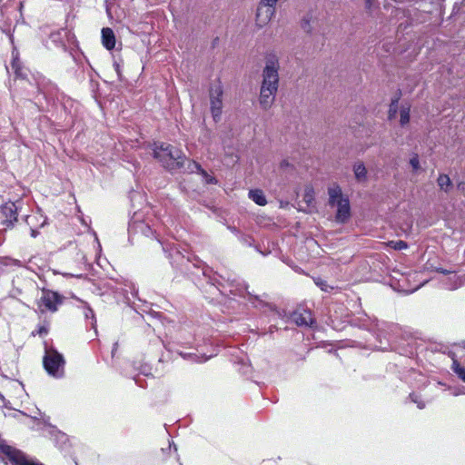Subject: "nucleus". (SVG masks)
Returning a JSON list of instances; mask_svg holds the SVG:
<instances>
[{
    "label": "nucleus",
    "instance_id": "obj_1",
    "mask_svg": "<svg viewBox=\"0 0 465 465\" xmlns=\"http://www.w3.org/2000/svg\"><path fill=\"white\" fill-rule=\"evenodd\" d=\"M153 156L171 171L183 167L185 156L178 148L165 143H154Z\"/></svg>",
    "mask_w": 465,
    "mask_h": 465
},
{
    "label": "nucleus",
    "instance_id": "obj_2",
    "mask_svg": "<svg viewBox=\"0 0 465 465\" xmlns=\"http://www.w3.org/2000/svg\"><path fill=\"white\" fill-rule=\"evenodd\" d=\"M329 205L336 207L335 219L338 223H344L350 218L351 207L348 197L342 194L341 188L333 184L328 188Z\"/></svg>",
    "mask_w": 465,
    "mask_h": 465
},
{
    "label": "nucleus",
    "instance_id": "obj_3",
    "mask_svg": "<svg viewBox=\"0 0 465 465\" xmlns=\"http://www.w3.org/2000/svg\"><path fill=\"white\" fill-rule=\"evenodd\" d=\"M43 364L48 375L55 379H61L64 376L65 361L64 356L55 349L45 348Z\"/></svg>",
    "mask_w": 465,
    "mask_h": 465
},
{
    "label": "nucleus",
    "instance_id": "obj_4",
    "mask_svg": "<svg viewBox=\"0 0 465 465\" xmlns=\"http://www.w3.org/2000/svg\"><path fill=\"white\" fill-rule=\"evenodd\" d=\"M279 62L275 55H269L266 58L265 66L262 70V81L261 89L277 92L279 87Z\"/></svg>",
    "mask_w": 465,
    "mask_h": 465
},
{
    "label": "nucleus",
    "instance_id": "obj_5",
    "mask_svg": "<svg viewBox=\"0 0 465 465\" xmlns=\"http://www.w3.org/2000/svg\"><path fill=\"white\" fill-rule=\"evenodd\" d=\"M41 297L37 300V308L40 312H55L63 303L64 297L57 292L43 288Z\"/></svg>",
    "mask_w": 465,
    "mask_h": 465
},
{
    "label": "nucleus",
    "instance_id": "obj_6",
    "mask_svg": "<svg viewBox=\"0 0 465 465\" xmlns=\"http://www.w3.org/2000/svg\"><path fill=\"white\" fill-rule=\"evenodd\" d=\"M223 87L221 84H216L210 88V105L211 113L215 123L219 122L223 111Z\"/></svg>",
    "mask_w": 465,
    "mask_h": 465
},
{
    "label": "nucleus",
    "instance_id": "obj_7",
    "mask_svg": "<svg viewBox=\"0 0 465 465\" xmlns=\"http://www.w3.org/2000/svg\"><path fill=\"white\" fill-rule=\"evenodd\" d=\"M0 449L6 457V465H41L29 460L20 450L11 446L3 444Z\"/></svg>",
    "mask_w": 465,
    "mask_h": 465
},
{
    "label": "nucleus",
    "instance_id": "obj_8",
    "mask_svg": "<svg viewBox=\"0 0 465 465\" xmlns=\"http://www.w3.org/2000/svg\"><path fill=\"white\" fill-rule=\"evenodd\" d=\"M17 210L14 202H6L0 206V225L3 229L12 227L17 221Z\"/></svg>",
    "mask_w": 465,
    "mask_h": 465
},
{
    "label": "nucleus",
    "instance_id": "obj_9",
    "mask_svg": "<svg viewBox=\"0 0 465 465\" xmlns=\"http://www.w3.org/2000/svg\"><path fill=\"white\" fill-rule=\"evenodd\" d=\"M275 13V5L260 1L256 11V23L259 26H263L269 23Z\"/></svg>",
    "mask_w": 465,
    "mask_h": 465
},
{
    "label": "nucleus",
    "instance_id": "obj_10",
    "mask_svg": "<svg viewBox=\"0 0 465 465\" xmlns=\"http://www.w3.org/2000/svg\"><path fill=\"white\" fill-rule=\"evenodd\" d=\"M203 273L208 279V282L215 286L221 292H223L221 288H224L225 283L231 285L235 282V278L231 279L229 276L225 278L217 272H213L209 268L204 269Z\"/></svg>",
    "mask_w": 465,
    "mask_h": 465
},
{
    "label": "nucleus",
    "instance_id": "obj_11",
    "mask_svg": "<svg viewBox=\"0 0 465 465\" xmlns=\"http://www.w3.org/2000/svg\"><path fill=\"white\" fill-rule=\"evenodd\" d=\"M230 286H235L236 287V291H239L240 292V295H242V289L245 290V292H247V294L250 296V299L249 301L255 306V307H263V306H267L268 304L265 303L261 298H259L258 296L256 295H252L250 292L247 291V288L248 286L242 282H239L236 279H235V282H233V284H231ZM230 292H234L233 290H230Z\"/></svg>",
    "mask_w": 465,
    "mask_h": 465
},
{
    "label": "nucleus",
    "instance_id": "obj_12",
    "mask_svg": "<svg viewBox=\"0 0 465 465\" xmlns=\"http://www.w3.org/2000/svg\"><path fill=\"white\" fill-rule=\"evenodd\" d=\"M276 94L277 92L260 89L259 104L263 110H268L272 107L275 101Z\"/></svg>",
    "mask_w": 465,
    "mask_h": 465
},
{
    "label": "nucleus",
    "instance_id": "obj_13",
    "mask_svg": "<svg viewBox=\"0 0 465 465\" xmlns=\"http://www.w3.org/2000/svg\"><path fill=\"white\" fill-rule=\"evenodd\" d=\"M293 322L298 326H312L314 322V320L312 316V313L308 311H303L302 312H295L292 316Z\"/></svg>",
    "mask_w": 465,
    "mask_h": 465
},
{
    "label": "nucleus",
    "instance_id": "obj_14",
    "mask_svg": "<svg viewBox=\"0 0 465 465\" xmlns=\"http://www.w3.org/2000/svg\"><path fill=\"white\" fill-rule=\"evenodd\" d=\"M102 44L107 50H113L115 46V35L109 27L102 29Z\"/></svg>",
    "mask_w": 465,
    "mask_h": 465
},
{
    "label": "nucleus",
    "instance_id": "obj_15",
    "mask_svg": "<svg viewBox=\"0 0 465 465\" xmlns=\"http://www.w3.org/2000/svg\"><path fill=\"white\" fill-rule=\"evenodd\" d=\"M11 67L16 78L25 79L27 77V69L22 65L20 59L14 54Z\"/></svg>",
    "mask_w": 465,
    "mask_h": 465
},
{
    "label": "nucleus",
    "instance_id": "obj_16",
    "mask_svg": "<svg viewBox=\"0 0 465 465\" xmlns=\"http://www.w3.org/2000/svg\"><path fill=\"white\" fill-rule=\"evenodd\" d=\"M6 11L7 10L5 8H0V29L6 35H10L13 20L9 16H7L6 19L5 18Z\"/></svg>",
    "mask_w": 465,
    "mask_h": 465
},
{
    "label": "nucleus",
    "instance_id": "obj_17",
    "mask_svg": "<svg viewBox=\"0 0 465 465\" xmlns=\"http://www.w3.org/2000/svg\"><path fill=\"white\" fill-rule=\"evenodd\" d=\"M13 267H23L21 261L10 257H0V271H6Z\"/></svg>",
    "mask_w": 465,
    "mask_h": 465
},
{
    "label": "nucleus",
    "instance_id": "obj_18",
    "mask_svg": "<svg viewBox=\"0 0 465 465\" xmlns=\"http://www.w3.org/2000/svg\"><path fill=\"white\" fill-rule=\"evenodd\" d=\"M248 195L250 199L260 206H264L267 203L266 198L262 190H250Z\"/></svg>",
    "mask_w": 465,
    "mask_h": 465
},
{
    "label": "nucleus",
    "instance_id": "obj_19",
    "mask_svg": "<svg viewBox=\"0 0 465 465\" xmlns=\"http://www.w3.org/2000/svg\"><path fill=\"white\" fill-rule=\"evenodd\" d=\"M355 178L358 182H363L367 178V171L362 163H357L353 166Z\"/></svg>",
    "mask_w": 465,
    "mask_h": 465
},
{
    "label": "nucleus",
    "instance_id": "obj_20",
    "mask_svg": "<svg viewBox=\"0 0 465 465\" xmlns=\"http://www.w3.org/2000/svg\"><path fill=\"white\" fill-rule=\"evenodd\" d=\"M439 187L444 192H449L452 186V183L447 174H440L437 180Z\"/></svg>",
    "mask_w": 465,
    "mask_h": 465
},
{
    "label": "nucleus",
    "instance_id": "obj_21",
    "mask_svg": "<svg viewBox=\"0 0 465 465\" xmlns=\"http://www.w3.org/2000/svg\"><path fill=\"white\" fill-rule=\"evenodd\" d=\"M452 371L465 383V367L461 366L457 360H453L451 364Z\"/></svg>",
    "mask_w": 465,
    "mask_h": 465
},
{
    "label": "nucleus",
    "instance_id": "obj_22",
    "mask_svg": "<svg viewBox=\"0 0 465 465\" xmlns=\"http://www.w3.org/2000/svg\"><path fill=\"white\" fill-rule=\"evenodd\" d=\"M84 304V315L86 320H91V325L94 329L96 327V319L94 311L90 308V306L83 302Z\"/></svg>",
    "mask_w": 465,
    "mask_h": 465
},
{
    "label": "nucleus",
    "instance_id": "obj_23",
    "mask_svg": "<svg viewBox=\"0 0 465 465\" xmlns=\"http://www.w3.org/2000/svg\"><path fill=\"white\" fill-rule=\"evenodd\" d=\"M376 326H377V329L379 331V334H378V337H381V335L384 336V339H386L388 341H390V337L387 336V334H383L384 331H385V328H390V329H394L396 328V326L394 324H387V323H384L382 322L381 323V326H380L379 322L376 323Z\"/></svg>",
    "mask_w": 465,
    "mask_h": 465
},
{
    "label": "nucleus",
    "instance_id": "obj_24",
    "mask_svg": "<svg viewBox=\"0 0 465 465\" xmlns=\"http://www.w3.org/2000/svg\"><path fill=\"white\" fill-rule=\"evenodd\" d=\"M314 283L323 292H330L333 288L327 284L326 281L318 277L313 279Z\"/></svg>",
    "mask_w": 465,
    "mask_h": 465
},
{
    "label": "nucleus",
    "instance_id": "obj_25",
    "mask_svg": "<svg viewBox=\"0 0 465 465\" xmlns=\"http://www.w3.org/2000/svg\"><path fill=\"white\" fill-rule=\"evenodd\" d=\"M186 170L190 173H200V172L203 170V168L198 163H196L194 161H188V165L186 167Z\"/></svg>",
    "mask_w": 465,
    "mask_h": 465
},
{
    "label": "nucleus",
    "instance_id": "obj_26",
    "mask_svg": "<svg viewBox=\"0 0 465 465\" xmlns=\"http://www.w3.org/2000/svg\"><path fill=\"white\" fill-rule=\"evenodd\" d=\"M410 121V108L401 109V124L405 125Z\"/></svg>",
    "mask_w": 465,
    "mask_h": 465
},
{
    "label": "nucleus",
    "instance_id": "obj_27",
    "mask_svg": "<svg viewBox=\"0 0 465 465\" xmlns=\"http://www.w3.org/2000/svg\"><path fill=\"white\" fill-rule=\"evenodd\" d=\"M390 245H391L394 250H398V251L405 250V249H407V247H408L407 242H404V241H401V240H399V241H391V242H390Z\"/></svg>",
    "mask_w": 465,
    "mask_h": 465
},
{
    "label": "nucleus",
    "instance_id": "obj_28",
    "mask_svg": "<svg viewBox=\"0 0 465 465\" xmlns=\"http://www.w3.org/2000/svg\"><path fill=\"white\" fill-rule=\"evenodd\" d=\"M200 174L203 177L206 183H208V184H216L217 183L216 178L208 174V173L204 169H203L200 172Z\"/></svg>",
    "mask_w": 465,
    "mask_h": 465
},
{
    "label": "nucleus",
    "instance_id": "obj_29",
    "mask_svg": "<svg viewBox=\"0 0 465 465\" xmlns=\"http://www.w3.org/2000/svg\"><path fill=\"white\" fill-rule=\"evenodd\" d=\"M177 353L182 356L185 360H190L192 361H198L199 356H197L195 353L191 352H183L182 351H177Z\"/></svg>",
    "mask_w": 465,
    "mask_h": 465
},
{
    "label": "nucleus",
    "instance_id": "obj_30",
    "mask_svg": "<svg viewBox=\"0 0 465 465\" xmlns=\"http://www.w3.org/2000/svg\"><path fill=\"white\" fill-rule=\"evenodd\" d=\"M410 164L414 172H417L420 169V160L417 153H414L410 159Z\"/></svg>",
    "mask_w": 465,
    "mask_h": 465
},
{
    "label": "nucleus",
    "instance_id": "obj_31",
    "mask_svg": "<svg viewBox=\"0 0 465 465\" xmlns=\"http://www.w3.org/2000/svg\"><path fill=\"white\" fill-rule=\"evenodd\" d=\"M410 397L411 401L417 404L419 409H423L425 407L424 402L420 400V397L418 395L411 394Z\"/></svg>",
    "mask_w": 465,
    "mask_h": 465
},
{
    "label": "nucleus",
    "instance_id": "obj_32",
    "mask_svg": "<svg viewBox=\"0 0 465 465\" xmlns=\"http://www.w3.org/2000/svg\"><path fill=\"white\" fill-rule=\"evenodd\" d=\"M310 21H311V18H309L308 16H305L302 21V27L306 32L311 31Z\"/></svg>",
    "mask_w": 465,
    "mask_h": 465
},
{
    "label": "nucleus",
    "instance_id": "obj_33",
    "mask_svg": "<svg viewBox=\"0 0 465 465\" xmlns=\"http://www.w3.org/2000/svg\"><path fill=\"white\" fill-rule=\"evenodd\" d=\"M138 227L140 228V230L146 235V236H149V232H152V230L150 228V226H148L147 224H145L144 223H141Z\"/></svg>",
    "mask_w": 465,
    "mask_h": 465
},
{
    "label": "nucleus",
    "instance_id": "obj_34",
    "mask_svg": "<svg viewBox=\"0 0 465 465\" xmlns=\"http://www.w3.org/2000/svg\"><path fill=\"white\" fill-rule=\"evenodd\" d=\"M170 252V258L173 259V255L177 258L183 259L184 257L182 255L181 252L177 248H172Z\"/></svg>",
    "mask_w": 465,
    "mask_h": 465
},
{
    "label": "nucleus",
    "instance_id": "obj_35",
    "mask_svg": "<svg viewBox=\"0 0 465 465\" xmlns=\"http://www.w3.org/2000/svg\"><path fill=\"white\" fill-rule=\"evenodd\" d=\"M397 103H398V100H393L390 105V113H395L396 112V107H397Z\"/></svg>",
    "mask_w": 465,
    "mask_h": 465
},
{
    "label": "nucleus",
    "instance_id": "obj_36",
    "mask_svg": "<svg viewBox=\"0 0 465 465\" xmlns=\"http://www.w3.org/2000/svg\"><path fill=\"white\" fill-rule=\"evenodd\" d=\"M114 69H115V72L117 74L118 77L121 78V69H120L119 64L114 62Z\"/></svg>",
    "mask_w": 465,
    "mask_h": 465
},
{
    "label": "nucleus",
    "instance_id": "obj_37",
    "mask_svg": "<svg viewBox=\"0 0 465 465\" xmlns=\"http://www.w3.org/2000/svg\"><path fill=\"white\" fill-rule=\"evenodd\" d=\"M5 406V397L0 393V407Z\"/></svg>",
    "mask_w": 465,
    "mask_h": 465
},
{
    "label": "nucleus",
    "instance_id": "obj_38",
    "mask_svg": "<svg viewBox=\"0 0 465 465\" xmlns=\"http://www.w3.org/2000/svg\"><path fill=\"white\" fill-rule=\"evenodd\" d=\"M436 271L440 272V273H443V274H448V273L450 272H449L447 270H444V269H441V268H437Z\"/></svg>",
    "mask_w": 465,
    "mask_h": 465
},
{
    "label": "nucleus",
    "instance_id": "obj_39",
    "mask_svg": "<svg viewBox=\"0 0 465 465\" xmlns=\"http://www.w3.org/2000/svg\"><path fill=\"white\" fill-rule=\"evenodd\" d=\"M59 439H60V440H61L63 443H64V444H65V442H66V441H67V440H68V439H67V437H66V435H64V434L61 435Z\"/></svg>",
    "mask_w": 465,
    "mask_h": 465
},
{
    "label": "nucleus",
    "instance_id": "obj_40",
    "mask_svg": "<svg viewBox=\"0 0 465 465\" xmlns=\"http://www.w3.org/2000/svg\"><path fill=\"white\" fill-rule=\"evenodd\" d=\"M306 202H310L312 199V195L311 193H306L304 196Z\"/></svg>",
    "mask_w": 465,
    "mask_h": 465
},
{
    "label": "nucleus",
    "instance_id": "obj_41",
    "mask_svg": "<svg viewBox=\"0 0 465 465\" xmlns=\"http://www.w3.org/2000/svg\"><path fill=\"white\" fill-rule=\"evenodd\" d=\"M462 393H463V392H462V391H455L453 392V395H454V396H458V395L462 394Z\"/></svg>",
    "mask_w": 465,
    "mask_h": 465
},
{
    "label": "nucleus",
    "instance_id": "obj_42",
    "mask_svg": "<svg viewBox=\"0 0 465 465\" xmlns=\"http://www.w3.org/2000/svg\"><path fill=\"white\" fill-rule=\"evenodd\" d=\"M31 234L33 237H35L36 236V232L35 230H32L31 231Z\"/></svg>",
    "mask_w": 465,
    "mask_h": 465
},
{
    "label": "nucleus",
    "instance_id": "obj_43",
    "mask_svg": "<svg viewBox=\"0 0 465 465\" xmlns=\"http://www.w3.org/2000/svg\"><path fill=\"white\" fill-rule=\"evenodd\" d=\"M185 344H187L189 347H191L192 342L191 341H187Z\"/></svg>",
    "mask_w": 465,
    "mask_h": 465
},
{
    "label": "nucleus",
    "instance_id": "obj_44",
    "mask_svg": "<svg viewBox=\"0 0 465 465\" xmlns=\"http://www.w3.org/2000/svg\"><path fill=\"white\" fill-rule=\"evenodd\" d=\"M371 2H372V0H367V4H368V5H371Z\"/></svg>",
    "mask_w": 465,
    "mask_h": 465
},
{
    "label": "nucleus",
    "instance_id": "obj_45",
    "mask_svg": "<svg viewBox=\"0 0 465 465\" xmlns=\"http://www.w3.org/2000/svg\"><path fill=\"white\" fill-rule=\"evenodd\" d=\"M71 276H74L73 274H70ZM76 278H79L81 275H74Z\"/></svg>",
    "mask_w": 465,
    "mask_h": 465
},
{
    "label": "nucleus",
    "instance_id": "obj_46",
    "mask_svg": "<svg viewBox=\"0 0 465 465\" xmlns=\"http://www.w3.org/2000/svg\"><path fill=\"white\" fill-rule=\"evenodd\" d=\"M74 465H77V463H76V462H74Z\"/></svg>",
    "mask_w": 465,
    "mask_h": 465
}]
</instances>
